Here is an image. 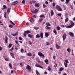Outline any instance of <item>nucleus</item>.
<instances>
[{
  "mask_svg": "<svg viewBox=\"0 0 75 75\" xmlns=\"http://www.w3.org/2000/svg\"><path fill=\"white\" fill-rule=\"evenodd\" d=\"M29 33H31V32L28 30H26L24 32V35L25 37L27 36L26 34H28Z\"/></svg>",
  "mask_w": 75,
  "mask_h": 75,
  "instance_id": "1",
  "label": "nucleus"
},
{
  "mask_svg": "<svg viewBox=\"0 0 75 75\" xmlns=\"http://www.w3.org/2000/svg\"><path fill=\"white\" fill-rule=\"evenodd\" d=\"M26 69L29 70V72H31V67L28 65H27L26 67Z\"/></svg>",
  "mask_w": 75,
  "mask_h": 75,
  "instance_id": "2",
  "label": "nucleus"
},
{
  "mask_svg": "<svg viewBox=\"0 0 75 75\" xmlns=\"http://www.w3.org/2000/svg\"><path fill=\"white\" fill-rule=\"evenodd\" d=\"M38 55L40 56V57H41V56H42L43 57H45L44 55L41 52H38Z\"/></svg>",
  "mask_w": 75,
  "mask_h": 75,
  "instance_id": "3",
  "label": "nucleus"
},
{
  "mask_svg": "<svg viewBox=\"0 0 75 75\" xmlns=\"http://www.w3.org/2000/svg\"><path fill=\"white\" fill-rule=\"evenodd\" d=\"M56 8L58 9V10L59 11H62V10L61 8V7H60L59 6L57 5Z\"/></svg>",
  "mask_w": 75,
  "mask_h": 75,
  "instance_id": "4",
  "label": "nucleus"
},
{
  "mask_svg": "<svg viewBox=\"0 0 75 75\" xmlns=\"http://www.w3.org/2000/svg\"><path fill=\"white\" fill-rule=\"evenodd\" d=\"M66 37H67V34L64 33L63 36V41H64L66 39Z\"/></svg>",
  "mask_w": 75,
  "mask_h": 75,
  "instance_id": "5",
  "label": "nucleus"
},
{
  "mask_svg": "<svg viewBox=\"0 0 75 75\" xmlns=\"http://www.w3.org/2000/svg\"><path fill=\"white\" fill-rule=\"evenodd\" d=\"M38 12V9H35V10H34L33 11H32V13H37Z\"/></svg>",
  "mask_w": 75,
  "mask_h": 75,
  "instance_id": "6",
  "label": "nucleus"
},
{
  "mask_svg": "<svg viewBox=\"0 0 75 75\" xmlns=\"http://www.w3.org/2000/svg\"><path fill=\"white\" fill-rule=\"evenodd\" d=\"M71 25H70L72 27L74 25H75V24L73 22L71 21L70 22Z\"/></svg>",
  "mask_w": 75,
  "mask_h": 75,
  "instance_id": "7",
  "label": "nucleus"
},
{
  "mask_svg": "<svg viewBox=\"0 0 75 75\" xmlns=\"http://www.w3.org/2000/svg\"><path fill=\"white\" fill-rule=\"evenodd\" d=\"M50 13L51 14V16H52L54 14V11H53V10H52L51 11Z\"/></svg>",
  "mask_w": 75,
  "mask_h": 75,
  "instance_id": "8",
  "label": "nucleus"
},
{
  "mask_svg": "<svg viewBox=\"0 0 75 75\" xmlns=\"http://www.w3.org/2000/svg\"><path fill=\"white\" fill-rule=\"evenodd\" d=\"M40 38H42V39L43 38V33H41L40 34Z\"/></svg>",
  "mask_w": 75,
  "mask_h": 75,
  "instance_id": "9",
  "label": "nucleus"
},
{
  "mask_svg": "<svg viewBox=\"0 0 75 75\" xmlns=\"http://www.w3.org/2000/svg\"><path fill=\"white\" fill-rule=\"evenodd\" d=\"M36 67H38V68H42V69H43V67L38 64H36Z\"/></svg>",
  "mask_w": 75,
  "mask_h": 75,
  "instance_id": "10",
  "label": "nucleus"
},
{
  "mask_svg": "<svg viewBox=\"0 0 75 75\" xmlns=\"http://www.w3.org/2000/svg\"><path fill=\"white\" fill-rule=\"evenodd\" d=\"M56 46L57 49V50H58L59 49V48H60V46L58 45L57 44L56 45Z\"/></svg>",
  "mask_w": 75,
  "mask_h": 75,
  "instance_id": "11",
  "label": "nucleus"
},
{
  "mask_svg": "<svg viewBox=\"0 0 75 75\" xmlns=\"http://www.w3.org/2000/svg\"><path fill=\"white\" fill-rule=\"evenodd\" d=\"M5 43H6L7 44L8 42L7 41V40H8V38H7V36H6L5 37Z\"/></svg>",
  "mask_w": 75,
  "mask_h": 75,
  "instance_id": "12",
  "label": "nucleus"
},
{
  "mask_svg": "<svg viewBox=\"0 0 75 75\" xmlns=\"http://www.w3.org/2000/svg\"><path fill=\"white\" fill-rule=\"evenodd\" d=\"M69 35H71V36H72V37H74V34H73L72 32L69 33Z\"/></svg>",
  "mask_w": 75,
  "mask_h": 75,
  "instance_id": "13",
  "label": "nucleus"
},
{
  "mask_svg": "<svg viewBox=\"0 0 75 75\" xmlns=\"http://www.w3.org/2000/svg\"><path fill=\"white\" fill-rule=\"evenodd\" d=\"M18 3V1H14L13 3V5H16V4H17Z\"/></svg>",
  "mask_w": 75,
  "mask_h": 75,
  "instance_id": "14",
  "label": "nucleus"
},
{
  "mask_svg": "<svg viewBox=\"0 0 75 75\" xmlns=\"http://www.w3.org/2000/svg\"><path fill=\"white\" fill-rule=\"evenodd\" d=\"M45 62L46 63V64L48 65V63L47 62H48V60L47 59H46L45 60Z\"/></svg>",
  "mask_w": 75,
  "mask_h": 75,
  "instance_id": "15",
  "label": "nucleus"
},
{
  "mask_svg": "<svg viewBox=\"0 0 75 75\" xmlns=\"http://www.w3.org/2000/svg\"><path fill=\"white\" fill-rule=\"evenodd\" d=\"M35 7H38L40 6V5L39 4H36L35 5Z\"/></svg>",
  "mask_w": 75,
  "mask_h": 75,
  "instance_id": "16",
  "label": "nucleus"
},
{
  "mask_svg": "<svg viewBox=\"0 0 75 75\" xmlns=\"http://www.w3.org/2000/svg\"><path fill=\"white\" fill-rule=\"evenodd\" d=\"M40 38V35L37 34L36 35V38Z\"/></svg>",
  "mask_w": 75,
  "mask_h": 75,
  "instance_id": "17",
  "label": "nucleus"
},
{
  "mask_svg": "<svg viewBox=\"0 0 75 75\" xmlns=\"http://www.w3.org/2000/svg\"><path fill=\"white\" fill-rule=\"evenodd\" d=\"M27 55L28 56H32V55H33V54H31V53L30 52L28 53Z\"/></svg>",
  "mask_w": 75,
  "mask_h": 75,
  "instance_id": "18",
  "label": "nucleus"
},
{
  "mask_svg": "<svg viewBox=\"0 0 75 75\" xmlns=\"http://www.w3.org/2000/svg\"><path fill=\"white\" fill-rule=\"evenodd\" d=\"M10 55H11V56H12V58H14V53H11Z\"/></svg>",
  "mask_w": 75,
  "mask_h": 75,
  "instance_id": "19",
  "label": "nucleus"
},
{
  "mask_svg": "<svg viewBox=\"0 0 75 75\" xmlns=\"http://www.w3.org/2000/svg\"><path fill=\"white\" fill-rule=\"evenodd\" d=\"M42 20H43L42 18H40L38 20L39 23H41V22L42 21Z\"/></svg>",
  "mask_w": 75,
  "mask_h": 75,
  "instance_id": "20",
  "label": "nucleus"
},
{
  "mask_svg": "<svg viewBox=\"0 0 75 75\" xmlns=\"http://www.w3.org/2000/svg\"><path fill=\"white\" fill-rule=\"evenodd\" d=\"M18 32H16V33H15V34H13L12 35L14 36V37H15L16 36H17V35H18Z\"/></svg>",
  "mask_w": 75,
  "mask_h": 75,
  "instance_id": "21",
  "label": "nucleus"
},
{
  "mask_svg": "<svg viewBox=\"0 0 75 75\" xmlns=\"http://www.w3.org/2000/svg\"><path fill=\"white\" fill-rule=\"evenodd\" d=\"M33 35H31L30 34H29L28 35V37H30V38H33Z\"/></svg>",
  "mask_w": 75,
  "mask_h": 75,
  "instance_id": "22",
  "label": "nucleus"
},
{
  "mask_svg": "<svg viewBox=\"0 0 75 75\" xmlns=\"http://www.w3.org/2000/svg\"><path fill=\"white\" fill-rule=\"evenodd\" d=\"M11 10V8H10L8 9L7 12L9 13L10 12V10Z\"/></svg>",
  "mask_w": 75,
  "mask_h": 75,
  "instance_id": "23",
  "label": "nucleus"
},
{
  "mask_svg": "<svg viewBox=\"0 0 75 75\" xmlns=\"http://www.w3.org/2000/svg\"><path fill=\"white\" fill-rule=\"evenodd\" d=\"M8 65L11 68V69H12V65L10 63H9L8 64Z\"/></svg>",
  "mask_w": 75,
  "mask_h": 75,
  "instance_id": "24",
  "label": "nucleus"
},
{
  "mask_svg": "<svg viewBox=\"0 0 75 75\" xmlns=\"http://www.w3.org/2000/svg\"><path fill=\"white\" fill-rule=\"evenodd\" d=\"M4 17L5 18H7V13L4 12Z\"/></svg>",
  "mask_w": 75,
  "mask_h": 75,
  "instance_id": "25",
  "label": "nucleus"
},
{
  "mask_svg": "<svg viewBox=\"0 0 75 75\" xmlns=\"http://www.w3.org/2000/svg\"><path fill=\"white\" fill-rule=\"evenodd\" d=\"M63 69H64L63 68L61 67L59 68V71H62Z\"/></svg>",
  "mask_w": 75,
  "mask_h": 75,
  "instance_id": "26",
  "label": "nucleus"
},
{
  "mask_svg": "<svg viewBox=\"0 0 75 75\" xmlns=\"http://www.w3.org/2000/svg\"><path fill=\"white\" fill-rule=\"evenodd\" d=\"M45 28L47 29V30H49V29H50V27H48V26H46L45 27Z\"/></svg>",
  "mask_w": 75,
  "mask_h": 75,
  "instance_id": "27",
  "label": "nucleus"
},
{
  "mask_svg": "<svg viewBox=\"0 0 75 75\" xmlns=\"http://www.w3.org/2000/svg\"><path fill=\"white\" fill-rule=\"evenodd\" d=\"M68 18H66L65 22V23H67V22H68Z\"/></svg>",
  "mask_w": 75,
  "mask_h": 75,
  "instance_id": "28",
  "label": "nucleus"
},
{
  "mask_svg": "<svg viewBox=\"0 0 75 75\" xmlns=\"http://www.w3.org/2000/svg\"><path fill=\"white\" fill-rule=\"evenodd\" d=\"M12 45H13L11 44H9L8 46L9 48H10V47H11V46H12Z\"/></svg>",
  "mask_w": 75,
  "mask_h": 75,
  "instance_id": "29",
  "label": "nucleus"
},
{
  "mask_svg": "<svg viewBox=\"0 0 75 75\" xmlns=\"http://www.w3.org/2000/svg\"><path fill=\"white\" fill-rule=\"evenodd\" d=\"M64 64L65 65V67H66V68H67V66H68V64L67 63H64Z\"/></svg>",
  "mask_w": 75,
  "mask_h": 75,
  "instance_id": "30",
  "label": "nucleus"
},
{
  "mask_svg": "<svg viewBox=\"0 0 75 75\" xmlns=\"http://www.w3.org/2000/svg\"><path fill=\"white\" fill-rule=\"evenodd\" d=\"M46 25H47V26H51V24H50V23H47Z\"/></svg>",
  "mask_w": 75,
  "mask_h": 75,
  "instance_id": "31",
  "label": "nucleus"
},
{
  "mask_svg": "<svg viewBox=\"0 0 75 75\" xmlns=\"http://www.w3.org/2000/svg\"><path fill=\"white\" fill-rule=\"evenodd\" d=\"M66 28H72V27L71 25L68 26H66Z\"/></svg>",
  "mask_w": 75,
  "mask_h": 75,
  "instance_id": "32",
  "label": "nucleus"
},
{
  "mask_svg": "<svg viewBox=\"0 0 75 75\" xmlns=\"http://www.w3.org/2000/svg\"><path fill=\"white\" fill-rule=\"evenodd\" d=\"M57 30H61V28H60L59 26H57Z\"/></svg>",
  "mask_w": 75,
  "mask_h": 75,
  "instance_id": "33",
  "label": "nucleus"
},
{
  "mask_svg": "<svg viewBox=\"0 0 75 75\" xmlns=\"http://www.w3.org/2000/svg\"><path fill=\"white\" fill-rule=\"evenodd\" d=\"M49 35V34H48V33H46L45 34V36H46V37H48Z\"/></svg>",
  "mask_w": 75,
  "mask_h": 75,
  "instance_id": "34",
  "label": "nucleus"
},
{
  "mask_svg": "<svg viewBox=\"0 0 75 75\" xmlns=\"http://www.w3.org/2000/svg\"><path fill=\"white\" fill-rule=\"evenodd\" d=\"M3 7H4V8L3 9H6L7 8V6H6V5H3Z\"/></svg>",
  "mask_w": 75,
  "mask_h": 75,
  "instance_id": "35",
  "label": "nucleus"
},
{
  "mask_svg": "<svg viewBox=\"0 0 75 75\" xmlns=\"http://www.w3.org/2000/svg\"><path fill=\"white\" fill-rule=\"evenodd\" d=\"M53 32L55 34H57V31H56V30H55V29L54 30Z\"/></svg>",
  "mask_w": 75,
  "mask_h": 75,
  "instance_id": "36",
  "label": "nucleus"
},
{
  "mask_svg": "<svg viewBox=\"0 0 75 75\" xmlns=\"http://www.w3.org/2000/svg\"><path fill=\"white\" fill-rule=\"evenodd\" d=\"M66 1L65 2L66 4H68L69 1V0H66Z\"/></svg>",
  "mask_w": 75,
  "mask_h": 75,
  "instance_id": "37",
  "label": "nucleus"
},
{
  "mask_svg": "<svg viewBox=\"0 0 75 75\" xmlns=\"http://www.w3.org/2000/svg\"><path fill=\"white\" fill-rule=\"evenodd\" d=\"M61 15H62V14L60 13H59L57 14V15L59 17H61Z\"/></svg>",
  "mask_w": 75,
  "mask_h": 75,
  "instance_id": "38",
  "label": "nucleus"
},
{
  "mask_svg": "<svg viewBox=\"0 0 75 75\" xmlns=\"http://www.w3.org/2000/svg\"><path fill=\"white\" fill-rule=\"evenodd\" d=\"M44 17V15H41L40 16V18H42Z\"/></svg>",
  "mask_w": 75,
  "mask_h": 75,
  "instance_id": "39",
  "label": "nucleus"
},
{
  "mask_svg": "<svg viewBox=\"0 0 75 75\" xmlns=\"http://www.w3.org/2000/svg\"><path fill=\"white\" fill-rule=\"evenodd\" d=\"M15 42L16 44H17V45H19V46H20V45H19V44L18 43V42L17 40L15 41Z\"/></svg>",
  "mask_w": 75,
  "mask_h": 75,
  "instance_id": "40",
  "label": "nucleus"
},
{
  "mask_svg": "<svg viewBox=\"0 0 75 75\" xmlns=\"http://www.w3.org/2000/svg\"><path fill=\"white\" fill-rule=\"evenodd\" d=\"M65 62H66V64H68V63H69V62H68V60H64Z\"/></svg>",
  "mask_w": 75,
  "mask_h": 75,
  "instance_id": "41",
  "label": "nucleus"
},
{
  "mask_svg": "<svg viewBox=\"0 0 75 75\" xmlns=\"http://www.w3.org/2000/svg\"><path fill=\"white\" fill-rule=\"evenodd\" d=\"M10 23H11L13 25H15V24L14 23H13V22H12V21H10Z\"/></svg>",
  "mask_w": 75,
  "mask_h": 75,
  "instance_id": "42",
  "label": "nucleus"
},
{
  "mask_svg": "<svg viewBox=\"0 0 75 75\" xmlns=\"http://www.w3.org/2000/svg\"><path fill=\"white\" fill-rule=\"evenodd\" d=\"M34 29H35V30H38V29H39V28H38V27H34Z\"/></svg>",
  "mask_w": 75,
  "mask_h": 75,
  "instance_id": "43",
  "label": "nucleus"
},
{
  "mask_svg": "<svg viewBox=\"0 0 75 75\" xmlns=\"http://www.w3.org/2000/svg\"><path fill=\"white\" fill-rule=\"evenodd\" d=\"M22 4H25V0H23L22 1Z\"/></svg>",
  "mask_w": 75,
  "mask_h": 75,
  "instance_id": "44",
  "label": "nucleus"
},
{
  "mask_svg": "<svg viewBox=\"0 0 75 75\" xmlns=\"http://www.w3.org/2000/svg\"><path fill=\"white\" fill-rule=\"evenodd\" d=\"M21 52H24V49H21Z\"/></svg>",
  "mask_w": 75,
  "mask_h": 75,
  "instance_id": "45",
  "label": "nucleus"
},
{
  "mask_svg": "<svg viewBox=\"0 0 75 75\" xmlns=\"http://www.w3.org/2000/svg\"><path fill=\"white\" fill-rule=\"evenodd\" d=\"M67 51H68V52H70V49L69 48H68L67 49Z\"/></svg>",
  "mask_w": 75,
  "mask_h": 75,
  "instance_id": "46",
  "label": "nucleus"
},
{
  "mask_svg": "<svg viewBox=\"0 0 75 75\" xmlns=\"http://www.w3.org/2000/svg\"><path fill=\"white\" fill-rule=\"evenodd\" d=\"M9 27H10V28H13V26L11 25H9Z\"/></svg>",
  "mask_w": 75,
  "mask_h": 75,
  "instance_id": "47",
  "label": "nucleus"
},
{
  "mask_svg": "<svg viewBox=\"0 0 75 75\" xmlns=\"http://www.w3.org/2000/svg\"><path fill=\"white\" fill-rule=\"evenodd\" d=\"M14 50V48H13V47H12V48L10 49L9 51H12L13 50Z\"/></svg>",
  "mask_w": 75,
  "mask_h": 75,
  "instance_id": "48",
  "label": "nucleus"
},
{
  "mask_svg": "<svg viewBox=\"0 0 75 75\" xmlns=\"http://www.w3.org/2000/svg\"><path fill=\"white\" fill-rule=\"evenodd\" d=\"M36 74L37 75H38V74H39V73L38 72V71L37 70H36Z\"/></svg>",
  "mask_w": 75,
  "mask_h": 75,
  "instance_id": "49",
  "label": "nucleus"
},
{
  "mask_svg": "<svg viewBox=\"0 0 75 75\" xmlns=\"http://www.w3.org/2000/svg\"><path fill=\"white\" fill-rule=\"evenodd\" d=\"M50 44V43H49V42H46V45H48Z\"/></svg>",
  "mask_w": 75,
  "mask_h": 75,
  "instance_id": "50",
  "label": "nucleus"
},
{
  "mask_svg": "<svg viewBox=\"0 0 75 75\" xmlns=\"http://www.w3.org/2000/svg\"><path fill=\"white\" fill-rule=\"evenodd\" d=\"M45 7H46V5H45L43 4V8H44Z\"/></svg>",
  "mask_w": 75,
  "mask_h": 75,
  "instance_id": "51",
  "label": "nucleus"
},
{
  "mask_svg": "<svg viewBox=\"0 0 75 75\" xmlns=\"http://www.w3.org/2000/svg\"><path fill=\"white\" fill-rule=\"evenodd\" d=\"M29 43L30 45H31V44H33V43L32 42H31L30 41H29Z\"/></svg>",
  "mask_w": 75,
  "mask_h": 75,
  "instance_id": "52",
  "label": "nucleus"
},
{
  "mask_svg": "<svg viewBox=\"0 0 75 75\" xmlns=\"http://www.w3.org/2000/svg\"><path fill=\"white\" fill-rule=\"evenodd\" d=\"M52 5L53 6H55V3H53Z\"/></svg>",
  "mask_w": 75,
  "mask_h": 75,
  "instance_id": "53",
  "label": "nucleus"
},
{
  "mask_svg": "<svg viewBox=\"0 0 75 75\" xmlns=\"http://www.w3.org/2000/svg\"><path fill=\"white\" fill-rule=\"evenodd\" d=\"M48 71H50L51 70V68L50 67H48Z\"/></svg>",
  "mask_w": 75,
  "mask_h": 75,
  "instance_id": "54",
  "label": "nucleus"
},
{
  "mask_svg": "<svg viewBox=\"0 0 75 75\" xmlns=\"http://www.w3.org/2000/svg\"><path fill=\"white\" fill-rule=\"evenodd\" d=\"M19 40H22V38H21V37H19Z\"/></svg>",
  "mask_w": 75,
  "mask_h": 75,
  "instance_id": "55",
  "label": "nucleus"
},
{
  "mask_svg": "<svg viewBox=\"0 0 75 75\" xmlns=\"http://www.w3.org/2000/svg\"><path fill=\"white\" fill-rule=\"evenodd\" d=\"M45 3H46V4H48V1H46L45 2Z\"/></svg>",
  "mask_w": 75,
  "mask_h": 75,
  "instance_id": "56",
  "label": "nucleus"
},
{
  "mask_svg": "<svg viewBox=\"0 0 75 75\" xmlns=\"http://www.w3.org/2000/svg\"><path fill=\"white\" fill-rule=\"evenodd\" d=\"M55 56L54 55V56H53V59H55Z\"/></svg>",
  "mask_w": 75,
  "mask_h": 75,
  "instance_id": "57",
  "label": "nucleus"
},
{
  "mask_svg": "<svg viewBox=\"0 0 75 75\" xmlns=\"http://www.w3.org/2000/svg\"><path fill=\"white\" fill-rule=\"evenodd\" d=\"M61 27L63 28V27H64V25H61Z\"/></svg>",
  "mask_w": 75,
  "mask_h": 75,
  "instance_id": "58",
  "label": "nucleus"
},
{
  "mask_svg": "<svg viewBox=\"0 0 75 75\" xmlns=\"http://www.w3.org/2000/svg\"><path fill=\"white\" fill-rule=\"evenodd\" d=\"M63 7L65 10V6H63Z\"/></svg>",
  "mask_w": 75,
  "mask_h": 75,
  "instance_id": "59",
  "label": "nucleus"
},
{
  "mask_svg": "<svg viewBox=\"0 0 75 75\" xmlns=\"http://www.w3.org/2000/svg\"><path fill=\"white\" fill-rule=\"evenodd\" d=\"M33 17H34L35 18H36V16L35 15L33 16Z\"/></svg>",
  "mask_w": 75,
  "mask_h": 75,
  "instance_id": "60",
  "label": "nucleus"
},
{
  "mask_svg": "<svg viewBox=\"0 0 75 75\" xmlns=\"http://www.w3.org/2000/svg\"><path fill=\"white\" fill-rule=\"evenodd\" d=\"M13 73V71L11 70V73L12 74Z\"/></svg>",
  "mask_w": 75,
  "mask_h": 75,
  "instance_id": "61",
  "label": "nucleus"
},
{
  "mask_svg": "<svg viewBox=\"0 0 75 75\" xmlns=\"http://www.w3.org/2000/svg\"><path fill=\"white\" fill-rule=\"evenodd\" d=\"M28 24H29V23H28V22L26 24V25H28Z\"/></svg>",
  "mask_w": 75,
  "mask_h": 75,
  "instance_id": "62",
  "label": "nucleus"
},
{
  "mask_svg": "<svg viewBox=\"0 0 75 75\" xmlns=\"http://www.w3.org/2000/svg\"><path fill=\"white\" fill-rule=\"evenodd\" d=\"M44 74H47V72H44Z\"/></svg>",
  "mask_w": 75,
  "mask_h": 75,
  "instance_id": "63",
  "label": "nucleus"
},
{
  "mask_svg": "<svg viewBox=\"0 0 75 75\" xmlns=\"http://www.w3.org/2000/svg\"><path fill=\"white\" fill-rule=\"evenodd\" d=\"M5 60L6 61H8V59H7V58H5Z\"/></svg>",
  "mask_w": 75,
  "mask_h": 75,
  "instance_id": "64",
  "label": "nucleus"
}]
</instances>
